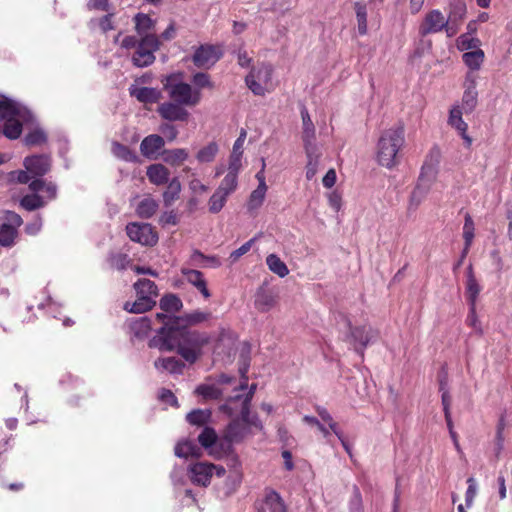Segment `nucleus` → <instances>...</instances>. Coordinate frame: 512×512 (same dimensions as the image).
I'll use <instances>...</instances> for the list:
<instances>
[{"label": "nucleus", "mask_w": 512, "mask_h": 512, "mask_svg": "<svg viewBox=\"0 0 512 512\" xmlns=\"http://www.w3.org/2000/svg\"><path fill=\"white\" fill-rule=\"evenodd\" d=\"M448 123L459 133L467 132L468 126L462 119V110L459 106H455L450 110Z\"/></svg>", "instance_id": "45"}, {"label": "nucleus", "mask_w": 512, "mask_h": 512, "mask_svg": "<svg viewBox=\"0 0 512 512\" xmlns=\"http://www.w3.org/2000/svg\"><path fill=\"white\" fill-rule=\"evenodd\" d=\"M195 393L204 397L205 399H218L221 396V391L214 385H199Z\"/></svg>", "instance_id": "56"}, {"label": "nucleus", "mask_w": 512, "mask_h": 512, "mask_svg": "<svg viewBox=\"0 0 512 512\" xmlns=\"http://www.w3.org/2000/svg\"><path fill=\"white\" fill-rule=\"evenodd\" d=\"M135 24V31L139 35L140 39L148 36L156 35V20L152 19L148 14L137 13L133 17Z\"/></svg>", "instance_id": "18"}, {"label": "nucleus", "mask_w": 512, "mask_h": 512, "mask_svg": "<svg viewBox=\"0 0 512 512\" xmlns=\"http://www.w3.org/2000/svg\"><path fill=\"white\" fill-rule=\"evenodd\" d=\"M111 150L113 155L120 160L132 163L138 161V156L136 155V153L133 150H131L128 146H125L119 142H113Z\"/></svg>", "instance_id": "36"}, {"label": "nucleus", "mask_w": 512, "mask_h": 512, "mask_svg": "<svg viewBox=\"0 0 512 512\" xmlns=\"http://www.w3.org/2000/svg\"><path fill=\"white\" fill-rule=\"evenodd\" d=\"M209 455L216 459H225L227 466L234 472H238L240 462L235 450H208Z\"/></svg>", "instance_id": "29"}, {"label": "nucleus", "mask_w": 512, "mask_h": 512, "mask_svg": "<svg viewBox=\"0 0 512 512\" xmlns=\"http://www.w3.org/2000/svg\"><path fill=\"white\" fill-rule=\"evenodd\" d=\"M484 52L482 49L465 52L462 56L464 63L471 70H479L484 61Z\"/></svg>", "instance_id": "42"}, {"label": "nucleus", "mask_w": 512, "mask_h": 512, "mask_svg": "<svg viewBox=\"0 0 512 512\" xmlns=\"http://www.w3.org/2000/svg\"><path fill=\"white\" fill-rule=\"evenodd\" d=\"M447 29L448 24L444 14L438 9H433L425 15L419 26V34L422 37L429 34H436L441 31H445L447 34Z\"/></svg>", "instance_id": "10"}, {"label": "nucleus", "mask_w": 512, "mask_h": 512, "mask_svg": "<svg viewBox=\"0 0 512 512\" xmlns=\"http://www.w3.org/2000/svg\"><path fill=\"white\" fill-rule=\"evenodd\" d=\"M480 40L476 37H471L468 34H462L457 39V47L461 51H473L480 49Z\"/></svg>", "instance_id": "50"}, {"label": "nucleus", "mask_w": 512, "mask_h": 512, "mask_svg": "<svg viewBox=\"0 0 512 512\" xmlns=\"http://www.w3.org/2000/svg\"><path fill=\"white\" fill-rule=\"evenodd\" d=\"M159 130L169 141H174L178 136V130L170 123H162Z\"/></svg>", "instance_id": "63"}, {"label": "nucleus", "mask_w": 512, "mask_h": 512, "mask_svg": "<svg viewBox=\"0 0 512 512\" xmlns=\"http://www.w3.org/2000/svg\"><path fill=\"white\" fill-rule=\"evenodd\" d=\"M159 307L166 313H173L179 311L183 307V303L177 295L167 294L160 299Z\"/></svg>", "instance_id": "40"}, {"label": "nucleus", "mask_w": 512, "mask_h": 512, "mask_svg": "<svg viewBox=\"0 0 512 512\" xmlns=\"http://www.w3.org/2000/svg\"><path fill=\"white\" fill-rule=\"evenodd\" d=\"M255 240L256 238H252L246 243H244L242 246H240L238 249L234 250L229 257L231 261L236 262L241 256L246 254L251 249V246L255 242Z\"/></svg>", "instance_id": "62"}, {"label": "nucleus", "mask_w": 512, "mask_h": 512, "mask_svg": "<svg viewBox=\"0 0 512 512\" xmlns=\"http://www.w3.org/2000/svg\"><path fill=\"white\" fill-rule=\"evenodd\" d=\"M319 416L321 420L328 424L330 430L333 432L334 436L339 440L343 448H349V441L343 435V433L339 430L337 423L333 421L332 416L325 410H319Z\"/></svg>", "instance_id": "33"}, {"label": "nucleus", "mask_w": 512, "mask_h": 512, "mask_svg": "<svg viewBox=\"0 0 512 512\" xmlns=\"http://www.w3.org/2000/svg\"><path fill=\"white\" fill-rule=\"evenodd\" d=\"M172 76L166 77L163 82L164 89L168 92L173 102L184 106H196L201 100V92L199 89H193L191 85L184 82L171 83Z\"/></svg>", "instance_id": "6"}, {"label": "nucleus", "mask_w": 512, "mask_h": 512, "mask_svg": "<svg viewBox=\"0 0 512 512\" xmlns=\"http://www.w3.org/2000/svg\"><path fill=\"white\" fill-rule=\"evenodd\" d=\"M157 113L161 118L173 122V121H187L189 118V112L185 109L184 105L167 101L160 104L157 108Z\"/></svg>", "instance_id": "13"}, {"label": "nucleus", "mask_w": 512, "mask_h": 512, "mask_svg": "<svg viewBox=\"0 0 512 512\" xmlns=\"http://www.w3.org/2000/svg\"><path fill=\"white\" fill-rule=\"evenodd\" d=\"M47 135L43 129L37 128L25 136V144L28 146H38L46 143Z\"/></svg>", "instance_id": "53"}, {"label": "nucleus", "mask_w": 512, "mask_h": 512, "mask_svg": "<svg viewBox=\"0 0 512 512\" xmlns=\"http://www.w3.org/2000/svg\"><path fill=\"white\" fill-rule=\"evenodd\" d=\"M475 236L474 221L469 213H466L463 225V239L466 246H472Z\"/></svg>", "instance_id": "52"}, {"label": "nucleus", "mask_w": 512, "mask_h": 512, "mask_svg": "<svg viewBox=\"0 0 512 512\" xmlns=\"http://www.w3.org/2000/svg\"><path fill=\"white\" fill-rule=\"evenodd\" d=\"M405 143L404 126L397 124L384 130L377 143V161L381 166L392 168L397 164V154Z\"/></svg>", "instance_id": "4"}, {"label": "nucleus", "mask_w": 512, "mask_h": 512, "mask_svg": "<svg viewBox=\"0 0 512 512\" xmlns=\"http://www.w3.org/2000/svg\"><path fill=\"white\" fill-rule=\"evenodd\" d=\"M108 262L112 268L124 270L130 265L131 259L124 253H111L108 257Z\"/></svg>", "instance_id": "51"}, {"label": "nucleus", "mask_w": 512, "mask_h": 512, "mask_svg": "<svg viewBox=\"0 0 512 512\" xmlns=\"http://www.w3.org/2000/svg\"><path fill=\"white\" fill-rule=\"evenodd\" d=\"M23 165L32 176L42 177L51 169V157L46 154L28 156Z\"/></svg>", "instance_id": "14"}, {"label": "nucleus", "mask_w": 512, "mask_h": 512, "mask_svg": "<svg viewBox=\"0 0 512 512\" xmlns=\"http://www.w3.org/2000/svg\"><path fill=\"white\" fill-rule=\"evenodd\" d=\"M181 272L186 277V280L191 285H193L203 295L204 298L207 299L211 296L202 272H200L199 270L185 268H183Z\"/></svg>", "instance_id": "20"}, {"label": "nucleus", "mask_w": 512, "mask_h": 512, "mask_svg": "<svg viewBox=\"0 0 512 512\" xmlns=\"http://www.w3.org/2000/svg\"><path fill=\"white\" fill-rule=\"evenodd\" d=\"M304 149L307 156L306 178L307 180H312L317 173L319 160L322 153L319 147H310Z\"/></svg>", "instance_id": "25"}, {"label": "nucleus", "mask_w": 512, "mask_h": 512, "mask_svg": "<svg viewBox=\"0 0 512 512\" xmlns=\"http://www.w3.org/2000/svg\"><path fill=\"white\" fill-rule=\"evenodd\" d=\"M440 156V150L436 147L432 148L426 156L417 184L410 195L409 209H416L429 193L436 180Z\"/></svg>", "instance_id": "3"}, {"label": "nucleus", "mask_w": 512, "mask_h": 512, "mask_svg": "<svg viewBox=\"0 0 512 512\" xmlns=\"http://www.w3.org/2000/svg\"><path fill=\"white\" fill-rule=\"evenodd\" d=\"M477 90L474 80H471L462 97V109L465 113H471L477 105Z\"/></svg>", "instance_id": "30"}, {"label": "nucleus", "mask_w": 512, "mask_h": 512, "mask_svg": "<svg viewBox=\"0 0 512 512\" xmlns=\"http://www.w3.org/2000/svg\"><path fill=\"white\" fill-rule=\"evenodd\" d=\"M242 154L237 152H232L229 159L228 173H233L238 175L242 163H241Z\"/></svg>", "instance_id": "60"}, {"label": "nucleus", "mask_w": 512, "mask_h": 512, "mask_svg": "<svg viewBox=\"0 0 512 512\" xmlns=\"http://www.w3.org/2000/svg\"><path fill=\"white\" fill-rule=\"evenodd\" d=\"M245 82H246V85L248 86V88L255 94V95H258V96H262L265 94V87H264V83L263 82H260L259 80H257L255 78V75L254 74H248L245 78Z\"/></svg>", "instance_id": "57"}, {"label": "nucleus", "mask_w": 512, "mask_h": 512, "mask_svg": "<svg viewBox=\"0 0 512 512\" xmlns=\"http://www.w3.org/2000/svg\"><path fill=\"white\" fill-rule=\"evenodd\" d=\"M133 287L139 296L152 297V299L158 296L157 285L149 279H139L134 283Z\"/></svg>", "instance_id": "31"}, {"label": "nucleus", "mask_w": 512, "mask_h": 512, "mask_svg": "<svg viewBox=\"0 0 512 512\" xmlns=\"http://www.w3.org/2000/svg\"><path fill=\"white\" fill-rule=\"evenodd\" d=\"M162 155L164 162L172 166L180 165L188 158V152L183 148L164 150Z\"/></svg>", "instance_id": "39"}, {"label": "nucleus", "mask_w": 512, "mask_h": 512, "mask_svg": "<svg viewBox=\"0 0 512 512\" xmlns=\"http://www.w3.org/2000/svg\"><path fill=\"white\" fill-rule=\"evenodd\" d=\"M273 68L270 64L262 63L257 68H253L249 74H254L255 78L264 84L272 79Z\"/></svg>", "instance_id": "49"}, {"label": "nucleus", "mask_w": 512, "mask_h": 512, "mask_svg": "<svg viewBox=\"0 0 512 512\" xmlns=\"http://www.w3.org/2000/svg\"><path fill=\"white\" fill-rule=\"evenodd\" d=\"M266 191L267 188H263V185L258 186L255 190L252 191L247 203V208L249 211L256 210L263 204Z\"/></svg>", "instance_id": "48"}, {"label": "nucleus", "mask_w": 512, "mask_h": 512, "mask_svg": "<svg viewBox=\"0 0 512 512\" xmlns=\"http://www.w3.org/2000/svg\"><path fill=\"white\" fill-rule=\"evenodd\" d=\"M468 488L465 494V501L467 507H470L473 503V500L477 494V483L473 477H469L467 479Z\"/></svg>", "instance_id": "59"}, {"label": "nucleus", "mask_w": 512, "mask_h": 512, "mask_svg": "<svg viewBox=\"0 0 512 512\" xmlns=\"http://www.w3.org/2000/svg\"><path fill=\"white\" fill-rule=\"evenodd\" d=\"M17 230L11 225L3 223L0 225V246L10 247L14 244Z\"/></svg>", "instance_id": "46"}, {"label": "nucleus", "mask_w": 512, "mask_h": 512, "mask_svg": "<svg viewBox=\"0 0 512 512\" xmlns=\"http://www.w3.org/2000/svg\"><path fill=\"white\" fill-rule=\"evenodd\" d=\"M156 319L165 325L158 330L157 336L149 341V347L168 352L176 350L187 362L195 363L202 354L203 346L208 343V337L181 325V317L157 313Z\"/></svg>", "instance_id": "1"}, {"label": "nucleus", "mask_w": 512, "mask_h": 512, "mask_svg": "<svg viewBox=\"0 0 512 512\" xmlns=\"http://www.w3.org/2000/svg\"><path fill=\"white\" fill-rule=\"evenodd\" d=\"M220 59V54L211 45H201L193 55V63L198 68H210Z\"/></svg>", "instance_id": "15"}, {"label": "nucleus", "mask_w": 512, "mask_h": 512, "mask_svg": "<svg viewBox=\"0 0 512 512\" xmlns=\"http://www.w3.org/2000/svg\"><path fill=\"white\" fill-rule=\"evenodd\" d=\"M467 14V6L464 0H450L448 15L446 17L448 29L447 36H455Z\"/></svg>", "instance_id": "9"}, {"label": "nucleus", "mask_w": 512, "mask_h": 512, "mask_svg": "<svg viewBox=\"0 0 512 512\" xmlns=\"http://www.w3.org/2000/svg\"><path fill=\"white\" fill-rule=\"evenodd\" d=\"M248 428L242 421H231L220 434V446L239 444L247 435Z\"/></svg>", "instance_id": "11"}, {"label": "nucleus", "mask_w": 512, "mask_h": 512, "mask_svg": "<svg viewBox=\"0 0 512 512\" xmlns=\"http://www.w3.org/2000/svg\"><path fill=\"white\" fill-rule=\"evenodd\" d=\"M343 319L347 328L344 341L349 343L355 352L363 358L365 348L377 338V332L366 325L353 327L349 319L344 316Z\"/></svg>", "instance_id": "5"}, {"label": "nucleus", "mask_w": 512, "mask_h": 512, "mask_svg": "<svg viewBox=\"0 0 512 512\" xmlns=\"http://www.w3.org/2000/svg\"><path fill=\"white\" fill-rule=\"evenodd\" d=\"M192 82L199 89L211 88L213 86L210 81L209 75L204 72H198V73L194 74L193 78H192Z\"/></svg>", "instance_id": "58"}, {"label": "nucleus", "mask_w": 512, "mask_h": 512, "mask_svg": "<svg viewBox=\"0 0 512 512\" xmlns=\"http://www.w3.org/2000/svg\"><path fill=\"white\" fill-rule=\"evenodd\" d=\"M480 291L481 287L475 278L472 265H469L467 268L466 294L470 306H476Z\"/></svg>", "instance_id": "27"}, {"label": "nucleus", "mask_w": 512, "mask_h": 512, "mask_svg": "<svg viewBox=\"0 0 512 512\" xmlns=\"http://www.w3.org/2000/svg\"><path fill=\"white\" fill-rule=\"evenodd\" d=\"M130 96L134 97L143 104H154L158 103L162 98V93L153 87H137L131 85L129 87Z\"/></svg>", "instance_id": "16"}, {"label": "nucleus", "mask_w": 512, "mask_h": 512, "mask_svg": "<svg viewBox=\"0 0 512 512\" xmlns=\"http://www.w3.org/2000/svg\"><path fill=\"white\" fill-rule=\"evenodd\" d=\"M301 118H302V140L304 143V148L310 147H319L315 142V127L310 118L308 110L303 107L301 109Z\"/></svg>", "instance_id": "19"}, {"label": "nucleus", "mask_w": 512, "mask_h": 512, "mask_svg": "<svg viewBox=\"0 0 512 512\" xmlns=\"http://www.w3.org/2000/svg\"><path fill=\"white\" fill-rule=\"evenodd\" d=\"M126 232L130 240L145 246H153L158 241V235L149 223H129Z\"/></svg>", "instance_id": "8"}, {"label": "nucleus", "mask_w": 512, "mask_h": 512, "mask_svg": "<svg viewBox=\"0 0 512 512\" xmlns=\"http://www.w3.org/2000/svg\"><path fill=\"white\" fill-rule=\"evenodd\" d=\"M212 412L210 409H193L186 414L185 420L191 426L205 427L210 423Z\"/></svg>", "instance_id": "24"}, {"label": "nucleus", "mask_w": 512, "mask_h": 512, "mask_svg": "<svg viewBox=\"0 0 512 512\" xmlns=\"http://www.w3.org/2000/svg\"><path fill=\"white\" fill-rule=\"evenodd\" d=\"M240 413L242 423H244L247 428L248 426H252L257 429H262V423L259 420L258 416L251 415L250 413V397L243 401Z\"/></svg>", "instance_id": "41"}, {"label": "nucleus", "mask_w": 512, "mask_h": 512, "mask_svg": "<svg viewBox=\"0 0 512 512\" xmlns=\"http://www.w3.org/2000/svg\"><path fill=\"white\" fill-rule=\"evenodd\" d=\"M441 400H442L443 411H444L447 425L449 427H451V424H452L451 412H450L451 396H450L449 391H443V394H441Z\"/></svg>", "instance_id": "61"}, {"label": "nucleus", "mask_w": 512, "mask_h": 512, "mask_svg": "<svg viewBox=\"0 0 512 512\" xmlns=\"http://www.w3.org/2000/svg\"><path fill=\"white\" fill-rule=\"evenodd\" d=\"M45 204L46 202L43 200V198L36 193L25 195L20 201L21 207L27 211H34L36 209L42 208L45 206Z\"/></svg>", "instance_id": "44"}, {"label": "nucleus", "mask_w": 512, "mask_h": 512, "mask_svg": "<svg viewBox=\"0 0 512 512\" xmlns=\"http://www.w3.org/2000/svg\"><path fill=\"white\" fill-rule=\"evenodd\" d=\"M265 504L269 512H288L284 500L276 491H269L265 496Z\"/></svg>", "instance_id": "35"}, {"label": "nucleus", "mask_w": 512, "mask_h": 512, "mask_svg": "<svg viewBox=\"0 0 512 512\" xmlns=\"http://www.w3.org/2000/svg\"><path fill=\"white\" fill-rule=\"evenodd\" d=\"M160 41L158 36H148L140 39L135 53L132 56V63L136 67H147L154 63V53L159 49Z\"/></svg>", "instance_id": "7"}, {"label": "nucleus", "mask_w": 512, "mask_h": 512, "mask_svg": "<svg viewBox=\"0 0 512 512\" xmlns=\"http://www.w3.org/2000/svg\"><path fill=\"white\" fill-rule=\"evenodd\" d=\"M158 209V203L152 197L141 200L136 208V213L143 219L151 218Z\"/></svg>", "instance_id": "34"}, {"label": "nucleus", "mask_w": 512, "mask_h": 512, "mask_svg": "<svg viewBox=\"0 0 512 512\" xmlns=\"http://www.w3.org/2000/svg\"><path fill=\"white\" fill-rule=\"evenodd\" d=\"M137 296V299L133 303L126 302L124 304V309L126 311L135 314H142L150 311L156 305V301L155 299H152V297Z\"/></svg>", "instance_id": "23"}, {"label": "nucleus", "mask_w": 512, "mask_h": 512, "mask_svg": "<svg viewBox=\"0 0 512 512\" xmlns=\"http://www.w3.org/2000/svg\"><path fill=\"white\" fill-rule=\"evenodd\" d=\"M181 192V183L177 177L168 182L167 189L163 193L165 207H170L178 198Z\"/></svg>", "instance_id": "32"}, {"label": "nucleus", "mask_w": 512, "mask_h": 512, "mask_svg": "<svg viewBox=\"0 0 512 512\" xmlns=\"http://www.w3.org/2000/svg\"><path fill=\"white\" fill-rule=\"evenodd\" d=\"M214 473V464L207 462H195L189 465L188 475L195 485L206 487Z\"/></svg>", "instance_id": "12"}, {"label": "nucleus", "mask_w": 512, "mask_h": 512, "mask_svg": "<svg viewBox=\"0 0 512 512\" xmlns=\"http://www.w3.org/2000/svg\"><path fill=\"white\" fill-rule=\"evenodd\" d=\"M163 137L157 134L146 136L140 144L141 154L148 159H156L158 152L164 147Z\"/></svg>", "instance_id": "17"}, {"label": "nucleus", "mask_w": 512, "mask_h": 512, "mask_svg": "<svg viewBox=\"0 0 512 512\" xmlns=\"http://www.w3.org/2000/svg\"><path fill=\"white\" fill-rule=\"evenodd\" d=\"M32 112L21 103L6 96L0 98V120H5L1 133L8 139H18L22 133L23 123L32 122Z\"/></svg>", "instance_id": "2"}, {"label": "nucleus", "mask_w": 512, "mask_h": 512, "mask_svg": "<svg viewBox=\"0 0 512 512\" xmlns=\"http://www.w3.org/2000/svg\"><path fill=\"white\" fill-rule=\"evenodd\" d=\"M147 177L149 181L157 186L166 184L169 182L170 172L162 164H152L147 168Z\"/></svg>", "instance_id": "22"}, {"label": "nucleus", "mask_w": 512, "mask_h": 512, "mask_svg": "<svg viewBox=\"0 0 512 512\" xmlns=\"http://www.w3.org/2000/svg\"><path fill=\"white\" fill-rule=\"evenodd\" d=\"M354 10L356 13L357 19V29L360 35H365L367 33V8L366 4L363 2H355Z\"/></svg>", "instance_id": "43"}, {"label": "nucleus", "mask_w": 512, "mask_h": 512, "mask_svg": "<svg viewBox=\"0 0 512 512\" xmlns=\"http://www.w3.org/2000/svg\"><path fill=\"white\" fill-rule=\"evenodd\" d=\"M158 370L168 371L173 374H181L185 367L184 363L175 357L159 358L154 362Z\"/></svg>", "instance_id": "28"}, {"label": "nucleus", "mask_w": 512, "mask_h": 512, "mask_svg": "<svg viewBox=\"0 0 512 512\" xmlns=\"http://www.w3.org/2000/svg\"><path fill=\"white\" fill-rule=\"evenodd\" d=\"M266 264L271 272L283 278L289 274L287 265L276 254H269L266 257Z\"/></svg>", "instance_id": "37"}, {"label": "nucleus", "mask_w": 512, "mask_h": 512, "mask_svg": "<svg viewBox=\"0 0 512 512\" xmlns=\"http://www.w3.org/2000/svg\"><path fill=\"white\" fill-rule=\"evenodd\" d=\"M130 332L136 338H144L151 330V321L148 317L132 318L127 322Z\"/></svg>", "instance_id": "26"}, {"label": "nucleus", "mask_w": 512, "mask_h": 512, "mask_svg": "<svg viewBox=\"0 0 512 512\" xmlns=\"http://www.w3.org/2000/svg\"><path fill=\"white\" fill-rule=\"evenodd\" d=\"M237 176L233 173H227L217 190L225 193L227 196L231 194L237 187Z\"/></svg>", "instance_id": "55"}, {"label": "nucleus", "mask_w": 512, "mask_h": 512, "mask_svg": "<svg viewBox=\"0 0 512 512\" xmlns=\"http://www.w3.org/2000/svg\"><path fill=\"white\" fill-rule=\"evenodd\" d=\"M198 442L202 448H212L216 443H220V435L214 428L205 426L198 435Z\"/></svg>", "instance_id": "38"}, {"label": "nucleus", "mask_w": 512, "mask_h": 512, "mask_svg": "<svg viewBox=\"0 0 512 512\" xmlns=\"http://www.w3.org/2000/svg\"><path fill=\"white\" fill-rule=\"evenodd\" d=\"M277 302V296L272 292L264 289L263 287L259 288L255 294L254 305L255 308L260 312H268L272 309Z\"/></svg>", "instance_id": "21"}, {"label": "nucleus", "mask_w": 512, "mask_h": 512, "mask_svg": "<svg viewBox=\"0 0 512 512\" xmlns=\"http://www.w3.org/2000/svg\"><path fill=\"white\" fill-rule=\"evenodd\" d=\"M207 318H208L207 313L196 311V312L187 314L185 316V318H182L181 323L186 322L187 324H197V323L207 320Z\"/></svg>", "instance_id": "64"}, {"label": "nucleus", "mask_w": 512, "mask_h": 512, "mask_svg": "<svg viewBox=\"0 0 512 512\" xmlns=\"http://www.w3.org/2000/svg\"><path fill=\"white\" fill-rule=\"evenodd\" d=\"M218 145L216 142H210L205 147L201 148L197 153V160L202 163L212 162L218 153Z\"/></svg>", "instance_id": "47"}, {"label": "nucleus", "mask_w": 512, "mask_h": 512, "mask_svg": "<svg viewBox=\"0 0 512 512\" xmlns=\"http://www.w3.org/2000/svg\"><path fill=\"white\" fill-rule=\"evenodd\" d=\"M227 197L225 193L216 190L209 199V211L211 213H218L224 207Z\"/></svg>", "instance_id": "54"}]
</instances>
